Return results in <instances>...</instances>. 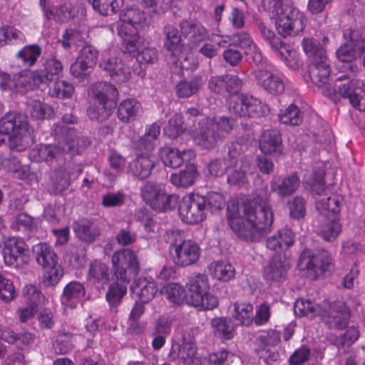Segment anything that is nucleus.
Wrapping results in <instances>:
<instances>
[{
  "label": "nucleus",
  "instance_id": "f8f14e48",
  "mask_svg": "<svg viewBox=\"0 0 365 365\" xmlns=\"http://www.w3.org/2000/svg\"><path fill=\"white\" fill-rule=\"evenodd\" d=\"M205 197L194 193L185 195L178 200V214L180 220L187 225H197L207 217Z\"/></svg>",
  "mask_w": 365,
  "mask_h": 365
},
{
  "label": "nucleus",
  "instance_id": "39448f33",
  "mask_svg": "<svg viewBox=\"0 0 365 365\" xmlns=\"http://www.w3.org/2000/svg\"><path fill=\"white\" fill-rule=\"evenodd\" d=\"M233 119L222 115L202 118L197 126L189 130V134L195 145L202 149L210 150L215 148L225 135L234 128Z\"/></svg>",
  "mask_w": 365,
  "mask_h": 365
},
{
  "label": "nucleus",
  "instance_id": "7c9ffc66",
  "mask_svg": "<svg viewBox=\"0 0 365 365\" xmlns=\"http://www.w3.org/2000/svg\"><path fill=\"white\" fill-rule=\"evenodd\" d=\"M85 294L84 286L81 282L72 281L67 284L61 296V304L64 309L67 311L76 308Z\"/></svg>",
  "mask_w": 365,
  "mask_h": 365
},
{
  "label": "nucleus",
  "instance_id": "de8ad7c7",
  "mask_svg": "<svg viewBox=\"0 0 365 365\" xmlns=\"http://www.w3.org/2000/svg\"><path fill=\"white\" fill-rule=\"evenodd\" d=\"M88 278L93 283H106L109 279L108 267L101 260L93 261L89 266Z\"/></svg>",
  "mask_w": 365,
  "mask_h": 365
},
{
  "label": "nucleus",
  "instance_id": "a878e982",
  "mask_svg": "<svg viewBox=\"0 0 365 365\" xmlns=\"http://www.w3.org/2000/svg\"><path fill=\"white\" fill-rule=\"evenodd\" d=\"M159 155L163 164L170 168H178L184 162L190 161L195 157V152L191 149L180 151L170 147L161 148Z\"/></svg>",
  "mask_w": 365,
  "mask_h": 365
},
{
  "label": "nucleus",
  "instance_id": "c03bdc74",
  "mask_svg": "<svg viewBox=\"0 0 365 365\" xmlns=\"http://www.w3.org/2000/svg\"><path fill=\"white\" fill-rule=\"evenodd\" d=\"M141 111L140 103L132 98L123 101L118 106V117L123 122L134 120Z\"/></svg>",
  "mask_w": 365,
  "mask_h": 365
},
{
  "label": "nucleus",
  "instance_id": "864d4df0",
  "mask_svg": "<svg viewBox=\"0 0 365 365\" xmlns=\"http://www.w3.org/2000/svg\"><path fill=\"white\" fill-rule=\"evenodd\" d=\"M202 84V80L200 76H195L189 81H181L176 85V94L179 98H188L195 94Z\"/></svg>",
  "mask_w": 365,
  "mask_h": 365
},
{
  "label": "nucleus",
  "instance_id": "bb28decb",
  "mask_svg": "<svg viewBox=\"0 0 365 365\" xmlns=\"http://www.w3.org/2000/svg\"><path fill=\"white\" fill-rule=\"evenodd\" d=\"M63 67L61 63L56 59H49L46 61L44 68L41 72L36 71L38 78L33 77V81H31L24 86L27 88L35 87L40 83H47L50 81H56L62 73Z\"/></svg>",
  "mask_w": 365,
  "mask_h": 365
},
{
  "label": "nucleus",
  "instance_id": "6e6d98bb",
  "mask_svg": "<svg viewBox=\"0 0 365 365\" xmlns=\"http://www.w3.org/2000/svg\"><path fill=\"white\" fill-rule=\"evenodd\" d=\"M41 52V48L36 45L26 46L16 53V58L21 61L22 66L29 67L35 63Z\"/></svg>",
  "mask_w": 365,
  "mask_h": 365
},
{
  "label": "nucleus",
  "instance_id": "0e129e2a",
  "mask_svg": "<svg viewBox=\"0 0 365 365\" xmlns=\"http://www.w3.org/2000/svg\"><path fill=\"white\" fill-rule=\"evenodd\" d=\"M164 132L165 135L173 138H176L185 133L182 117L180 114L175 113L170 118L168 124L164 128Z\"/></svg>",
  "mask_w": 365,
  "mask_h": 365
},
{
  "label": "nucleus",
  "instance_id": "1a4fd4ad",
  "mask_svg": "<svg viewBox=\"0 0 365 365\" xmlns=\"http://www.w3.org/2000/svg\"><path fill=\"white\" fill-rule=\"evenodd\" d=\"M325 196L317 200V209L323 215H327L329 219L324 222L320 230V235L326 240L331 242L336 240L341 231V225L336 215L339 214L341 207V199L339 196Z\"/></svg>",
  "mask_w": 365,
  "mask_h": 365
},
{
  "label": "nucleus",
  "instance_id": "20e7f679",
  "mask_svg": "<svg viewBox=\"0 0 365 365\" xmlns=\"http://www.w3.org/2000/svg\"><path fill=\"white\" fill-rule=\"evenodd\" d=\"M113 274L118 281L110 284L106 293V299L111 307L118 306L127 293L128 284L139 271V262L135 253L130 249L115 252L112 257Z\"/></svg>",
  "mask_w": 365,
  "mask_h": 365
},
{
  "label": "nucleus",
  "instance_id": "aec40b11",
  "mask_svg": "<svg viewBox=\"0 0 365 365\" xmlns=\"http://www.w3.org/2000/svg\"><path fill=\"white\" fill-rule=\"evenodd\" d=\"M52 3V0H40V6L47 19L66 22L76 16L85 15V9L81 4L76 3L73 6L71 3H66L61 7L56 8L51 5Z\"/></svg>",
  "mask_w": 365,
  "mask_h": 365
},
{
  "label": "nucleus",
  "instance_id": "9b49d317",
  "mask_svg": "<svg viewBox=\"0 0 365 365\" xmlns=\"http://www.w3.org/2000/svg\"><path fill=\"white\" fill-rule=\"evenodd\" d=\"M141 197L148 205L158 212L173 210L178 202V196L168 193L165 185L151 182L141 188Z\"/></svg>",
  "mask_w": 365,
  "mask_h": 365
},
{
  "label": "nucleus",
  "instance_id": "3c124183",
  "mask_svg": "<svg viewBox=\"0 0 365 365\" xmlns=\"http://www.w3.org/2000/svg\"><path fill=\"white\" fill-rule=\"evenodd\" d=\"M161 293L170 303L175 305L182 304L186 296L184 287L180 284L174 282L165 285Z\"/></svg>",
  "mask_w": 365,
  "mask_h": 365
},
{
  "label": "nucleus",
  "instance_id": "680f3d73",
  "mask_svg": "<svg viewBox=\"0 0 365 365\" xmlns=\"http://www.w3.org/2000/svg\"><path fill=\"white\" fill-rule=\"evenodd\" d=\"M302 45L304 52L309 58L310 62L312 60L319 59L321 54L327 56L323 47L319 46V43H317L313 38H304Z\"/></svg>",
  "mask_w": 365,
  "mask_h": 365
},
{
  "label": "nucleus",
  "instance_id": "13d9d810",
  "mask_svg": "<svg viewBox=\"0 0 365 365\" xmlns=\"http://www.w3.org/2000/svg\"><path fill=\"white\" fill-rule=\"evenodd\" d=\"M94 10L102 15L116 13L123 4V0H89Z\"/></svg>",
  "mask_w": 365,
  "mask_h": 365
},
{
  "label": "nucleus",
  "instance_id": "bf43d9fd",
  "mask_svg": "<svg viewBox=\"0 0 365 365\" xmlns=\"http://www.w3.org/2000/svg\"><path fill=\"white\" fill-rule=\"evenodd\" d=\"M42 269V282L47 286H56L64 274L63 268L60 263Z\"/></svg>",
  "mask_w": 365,
  "mask_h": 365
},
{
  "label": "nucleus",
  "instance_id": "4468645a",
  "mask_svg": "<svg viewBox=\"0 0 365 365\" xmlns=\"http://www.w3.org/2000/svg\"><path fill=\"white\" fill-rule=\"evenodd\" d=\"M227 103L229 110L240 116L259 117L269 113L267 106L252 96L234 94Z\"/></svg>",
  "mask_w": 365,
  "mask_h": 365
},
{
  "label": "nucleus",
  "instance_id": "338daca9",
  "mask_svg": "<svg viewBox=\"0 0 365 365\" xmlns=\"http://www.w3.org/2000/svg\"><path fill=\"white\" fill-rule=\"evenodd\" d=\"M51 94L60 98H71L74 92L72 84L63 80H58L53 87L50 89Z\"/></svg>",
  "mask_w": 365,
  "mask_h": 365
},
{
  "label": "nucleus",
  "instance_id": "f257e3e1",
  "mask_svg": "<svg viewBox=\"0 0 365 365\" xmlns=\"http://www.w3.org/2000/svg\"><path fill=\"white\" fill-rule=\"evenodd\" d=\"M228 224L236 237L244 242H259L270 230L274 213L265 192L248 202L227 207Z\"/></svg>",
  "mask_w": 365,
  "mask_h": 365
},
{
  "label": "nucleus",
  "instance_id": "7ed1b4c3",
  "mask_svg": "<svg viewBox=\"0 0 365 365\" xmlns=\"http://www.w3.org/2000/svg\"><path fill=\"white\" fill-rule=\"evenodd\" d=\"M294 312L298 317L319 316L330 328L337 329H344L350 317L349 305L341 300L332 304L324 301L319 304L309 299H299L294 303Z\"/></svg>",
  "mask_w": 365,
  "mask_h": 365
},
{
  "label": "nucleus",
  "instance_id": "e2e57ef3",
  "mask_svg": "<svg viewBox=\"0 0 365 365\" xmlns=\"http://www.w3.org/2000/svg\"><path fill=\"white\" fill-rule=\"evenodd\" d=\"M279 118L282 123L290 125H299L302 121L300 111L299 108L293 104L282 110L279 115Z\"/></svg>",
  "mask_w": 365,
  "mask_h": 365
},
{
  "label": "nucleus",
  "instance_id": "a211bd4d",
  "mask_svg": "<svg viewBox=\"0 0 365 365\" xmlns=\"http://www.w3.org/2000/svg\"><path fill=\"white\" fill-rule=\"evenodd\" d=\"M344 37L346 41L336 51V58L341 62L348 63V68L354 73L357 66L352 62L361 56L365 46L364 41L358 38L356 31L346 29Z\"/></svg>",
  "mask_w": 365,
  "mask_h": 365
},
{
  "label": "nucleus",
  "instance_id": "ddd939ff",
  "mask_svg": "<svg viewBox=\"0 0 365 365\" xmlns=\"http://www.w3.org/2000/svg\"><path fill=\"white\" fill-rule=\"evenodd\" d=\"M331 261V255L324 250L313 252L306 250L301 254L297 266L307 277L314 279L327 270Z\"/></svg>",
  "mask_w": 365,
  "mask_h": 365
},
{
  "label": "nucleus",
  "instance_id": "e433bc0d",
  "mask_svg": "<svg viewBox=\"0 0 365 365\" xmlns=\"http://www.w3.org/2000/svg\"><path fill=\"white\" fill-rule=\"evenodd\" d=\"M250 169V163L247 160H236L233 166L227 168V182L239 187L245 186L247 183L246 173Z\"/></svg>",
  "mask_w": 365,
  "mask_h": 365
},
{
  "label": "nucleus",
  "instance_id": "6e6552de",
  "mask_svg": "<svg viewBox=\"0 0 365 365\" xmlns=\"http://www.w3.org/2000/svg\"><path fill=\"white\" fill-rule=\"evenodd\" d=\"M170 242V251L174 264L185 267L195 264L201 256V248L197 242L192 240H181L179 230L168 232Z\"/></svg>",
  "mask_w": 365,
  "mask_h": 365
},
{
  "label": "nucleus",
  "instance_id": "4c0bfd02",
  "mask_svg": "<svg viewBox=\"0 0 365 365\" xmlns=\"http://www.w3.org/2000/svg\"><path fill=\"white\" fill-rule=\"evenodd\" d=\"M32 250L37 263L42 268L59 263L56 253L48 244L38 243L33 247Z\"/></svg>",
  "mask_w": 365,
  "mask_h": 365
},
{
  "label": "nucleus",
  "instance_id": "8fccbe9b",
  "mask_svg": "<svg viewBox=\"0 0 365 365\" xmlns=\"http://www.w3.org/2000/svg\"><path fill=\"white\" fill-rule=\"evenodd\" d=\"M324 170H314L313 173H307L304 176L305 187L313 193L322 195L325 192Z\"/></svg>",
  "mask_w": 365,
  "mask_h": 365
},
{
  "label": "nucleus",
  "instance_id": "9d476101",
  "mask_svg": "<svg viewBox=\"0 0 365 365\" xmlns=\"http://www.w3.org/2000/svg\"><path fill=\"white\" fill-rule=\"evenodd\" d=\"M186 285L189 292L187 301L190 305L202 309H212L218 305L217 297L209 292L210 284L206 275L192 276Z\"/></svg>",
  "mask_w": 365,
  "mask_h": 365
},
{
  "label": "nucleus",
  "instance_id": "09e8293b",
  "mask_svg": "<svg viewBox=\"0 0 365 365\" xmlns=\"http://www.w3.org/2000/svg\"><path fill=\"white\" fill-rule=\"evenodd\" d=\"M160 133V126L157 123H153L147 128L145 135L138 140L137 150H145L153 151L155 141Z\"/></svg>",
  "mask_w": 365,
  "mask_h": 365
},
{
  "label": "nucleus",
  "instance_id": "b1692460",
  "mask_svg": "<svg viewBox=\"0 0 365 365\" xmlns=\"http://www.w3.org/2000/svg\"><path fill=\"white\" fill-rule=\"evenodd\" d=\"M363 82L354 79L337 85L338 93L349 98L352 106L360 111H365V89H363Z\"/></svg>",
  "mask_w": 365,
  "mask_h": 365
},
{
  "label": "nucleus",
  "instance_id": "49530a36",
  "mask_svg": "<svg viewBox=\"0 0 365 365\" xmlns=\"http://www.w3.org/2000/svg\"><path fill=\"white\" fill-rule=\"evenodd\" d=\"M211 326L215 336L230 339L235 335V327L231 319L225 317H216L211 321Z\"/></svg>",
  "mask_w": 365,
  "mask_h": 365
},
{
  "label": "nucleus",
  "instance_id": "ea45409f",
  "mask_svg": "<svg viewBox=\"0 0 365 365\" xmlns=\"http://www.w3.org/2000/svg\"><path fill=\"white\" fill-rule=\"evenodd\" d=\"M229 314L240 324L250 325L253 322V307L248 302H235L229 307Z\"/></svg>",
  "mask_w": 365,
  "mask_h": 365
},
{
  "label": "nucleus",
  "instance_id": "c9c22d12",
  "mask_svg": "<svg viewBox=\"0 0 365 365\" xmlns=\"http://www.w3.org/2000/svg\"><path fill=\"white\" fill-rule=\"evenodd\" d=\"M210 275L220 282H227L235 277V269L229 262L225 261H214L207 267Z\"/></svg>",
  "mask_w": 365,
  "mask_h": 365
},
{
  "label": "nucleus",
  "instance_id": "5701e85b",
  "mask_svg": "<svg viewBox=\"0 0 365 365\" xmlns=\"http://www.w3.org/2000/svg\"><path fill=\"white\" fill-rule=\"evenodd\" d=\"M98 51L92 46H83L79 51L76 61L71 66V74L78 78H83L96 65Z\"/></svg>",
  "mask_w": 365,
  "mask_h": 365
},
{
  "label": "nucleus",
  "instance_id": "c756f323",
  "mask_svg": "<svg viewBox=\"0 0 365 365\" xmlns=\"http://www.w3.org/2000/svg\"><path fill=\"white\" fill-rule=\"evenodd\" d=\"M234 46L244 50L245 55L249 62L259 63L262 61V53L251 38L246 32H240L234 35Z\"/></svg>",
  "mask_w": 365,
  "mask_h": 365
},
{
  "label": "nucleus",
  "instance_id": "6ab92c4d",
  "mask_svg": "<svg viewBox=\"0 0 365 365\" xmlns=\"http://www.w3.org/2000/svg\"><path fill=\"white\" fill-rule=\"evenodd\" d=\"M100 67L117 83L127 82L131 78L130 69L119 52L112 50L103 52Z\"/></svg>",
  "mask_w": 365,
  "mask_h": 365
},
{
  "label": "nucleus",
  "instance_id": "423d86ee",
  "mask_svg": "<svg viewBox=\"0 0 365 365\" xmlns=\"http://www.w3.org/2000/svg\"><path fill=\"white\" fill-rule=\"evenodd\" d=\"M0 134L9 135L11 149L21 151L32 142L30 128L25 116L9 113L0 120Z\"/></svg>",
  "mask_w": 365,
  "mask_h": 365
},
{
  "label": "nucleus",
  "instance_id": "473e14b6",
  "mask_svg": "<svg viewBox=\"0 0 365 365\" xmlns=\"http://www.w3.org/2000/svg\"><path fill=\"white\" fill-rule=\"evenodd\" d=\"M299 185L300 180L298 175L294 173L273 178L271 182V189L278 195L285 197L296 192Z\"/></svg>",
  "mask_w": 365,
  "mask_h": 365
},
{
  "label": "nucleus",
  "instance_id": "dca6fc26",
  "mask_svg": "<svg viewBox=\"0 0 365 365\" xmlns=\"http://www.w3.org/2000/svg\"><path fill=\"white\" fill-rule=\"evenodd\" d=\"M305 17L298 9L287 6L277 14L275 25L278 33L287 36L302 31L305 26Z\"/></svg>",
  "mask_w": 365,
  "mask_h": 365
},
{
  "label": "nucleus",
  "instance_id": "f03ea898",
  "mask_svg": "<svg viewBox=\"0 0 365 365\" xmlns=\"http://www.w3.org/2000/svg\"><path fill=\"white\" fill-rule=\"evenodd\" d=\"M145 19L143 11L131 7L123 10L120 14L119 21L110 26L112 32H116L122 39L126 52L134 53L137 51L136 61L140 65L134 68L133 71L140 77L145 75L143 66L153 63L158 58L156 49L145 46L143 39L138 36L139 29Z\"/></svg>",
  "mask_w": 365,
  "mask_h": 365
},
{
  "label": "nucleus",
  "instance_id": "412c9836",
  "mask_svg": "<svg viewBox=\"0 0 365 365\" xmlns=\"http://www.w3.org/2000/svg\"><path fill=\"white\" fill-rule=\"evenodd\" d=\"M29 247L19 237L9 238L3 250L4 263L9 267H19L28 259Z\"/></svg>",
  "mask_w": 365,
  "mask_h": 365
},
{
  "label": "nucleus",
  "instance_id": "69168bd1",
  "mask_svg": "<svg viewBox=\"0 0 365 365\" xmlns=\"http://www.w3.org/2000/svg\"><path fill=\"white\" fill-rule=\"evenodd\" d=\"M53 348L56 353H68L73 348V336L70 334H58L53 344Z\"/></svg>",
  "mask_w": 365,
  "mask_h": 365
},
{
  "label": "nucleus",
  "instance_id": "774afa93",
  "mask_svg": "<svg viewBox=\"0 0 365 365\" xmlns=\"http://www.w3.org/2000/svg\"><path fill=\"white\" fill-rule=\"evenodd\" d=\"M16 297V290L12 282L0 274V299L9 302Z\"/></svg>",
  "mask_w": 365,
  "mask_h": 365
},
{
  "label": "nucleus",
  "instance_id": "2eb2a0df",
  "mask_svg": "<svg viewBox=\"0 0 365 365\" xmlns=\"http://www.w3.org/2000/svg\"><path fill=\"white\" fill-rule=\"evenodd\" d=\"M168 357L172 361H180L183 365H202V359L197 354V349L192 341H186L180 333H175Z\"/></svg>",
  "mask_w": 365,
  "mask_h": 365
},
{
  "label": "nucleus",
  "instance_id": "37998d69",
  "mask_svg": "<svg viewBox=\"0 0 365 365\" xmlns=\"http://www.w3.org/2000/svg\"><path fill=\"white\" fill-rule=\"evenodd\" d=\"M181 30L188 37L190 43L195 46L208 36L206 29L200 23L183 21L181 24Z\"/></svg>",
  "mask_w": 365,
  "mask_h": 365
},
{
  "label": "nucleus",
  "instance_id": "393cba45",
  "mask_svg": "<svg viewBox=\"0 0 365 365\" xmlns=\"http://www.w3.org/2000/svg\"><path fill=\"white\" fill-rule=\"evenodd\" d=\"M130 290L133 297L142 303L152 301L158 292L157 284L151 277H138L132 283Z\"/></svg>",
  "mask_w": 365,
  "mask_h": 365
},
{
  "label": "nucleus",
  "instance_id": "f3484780",
  "mask_svg": "<svg viewBox=\"0 0 365 365\" xmlns=\"http://www.w3.org/2000/svg\"><path fill=\"white\" fill-rule=\"evenodd\" d=\"M76 136V132L71 128L67 129L66 148L61 149L56 146L51 145H38L32 149L29 153V158L33 161H48L61 155L63 152L78 153L81 149L76 148V145H78L79 139H73Z\"/></svg>",
  "mask_w": 365,
  "mask_h": 365
},
{
  "label": "nucleus",
  "instance_id": "4be33fe9",
  "mask_svg": "<svg viewBox=\"0 0 365 365\" xmlns=\"http://www.w3.org/2000/svg\"><path fill=\"white\" fill-rule=\"evenodd\" d=\"M308 72L312 82L319 88H322L324 96H331L332 91L327 86L330 76V67L327 56H319V59L312 60Z\"/></svg>",
  "mask_w": 365,
  "mask_h": 365
},
{
  "label": "nucleus",
  "instance_id": "a19ab883",
  "mask_svg": "<svg viewBox=\"0 0 365 365\" xmlns=\"http://www.w3.org/2000/svg\"><path fill=\"white\" fill-rule=\"evenodd\" d=\"M198 173L194 165H189L178 173L170 175L171 183L177 187L187 188L194 184Z\"/></svg>",
  "mask_w": 365,
  "mask_h": 365
},
{
  "label": "nucleus",
  "instance_id": "cd10ccee",
  "mask_svg": "<svg viewBox=\"0 0 365 365\" xmlns=\"http://www.w3.org/2000/svg\"><path fill=\"white\" fill-rule=\"evenodd\" d=\"M254 76L258 84L268 93L277 95L283 92L284 83L279 76L262 69L256 70Z\"/></svg>",
  "mask_w": 365,
  "mask_h": 365
},
{
  "label": "nucleus",
  "instance_id": "f704fd0d",
  "mask_svg": "<svg viewBox=\"0 0 365 365\" xmlns=\"http://www.w3.org/2000/svg\"><path fill=\"white\" fill-rule=\"evenodd\" d=\"M289 267V264L286 260L274 257L264 268V278L267 281L281 282L285 279Z\"/></svg>",
  "mask_w": 365,
  "mask_h": 365
},
{
  "label": "nucleus",
  "instance_id": "052dcab7",
  "mask_svg": "<svg viewBox=\"0 0 365 365\" xmlns=\"http://www.w3.org/2000/svg\"><path fill=\"white\" fill-rule=\"evenodd\" d=\"M23 294L28 304L38 307L45 304L46 298L41 293L40 289L34 284H27L23 289Z\"/></svg>",
  "mask_w": 365,
  "mask_h": 365
},
{
  "label": "nucleus",
  "instance_id": "c85d7f7f",
  "mask_svg": "<svg viewBox=\"0 0 365 365\" xmlns=\"http://www.w3.org/2000/svg\"><path fill=\"white\" fill-rule=\"evenodd\" d=\"M139 153L136 158L130 164V172L140 178H148L155 165V157L151 155L152 151L138 150Z\"/></svg>",
  "mask_w": 365,
  "mask_h": 365
},
{
  "label": "nucleus",
  "instance_id": "603ef678",
  "mask_svg": "<svg viewBox=\"0 0 365 365\" xmlns=\"http://www.w3.org/2000/svg\"><path fill=\"white\" fill-rule=\"evenodd\" d=\"M74 232L83 241L91 242L99 235L97 227L86 220H80L74 224Z\"/></svg>",
  "mask_w": 365,
  "mask_h": 365
},
{
  "label": "nucleus",
  "instance_id": "2f4dec72",
  "mask_svg": "<svg viewBox=\"0 0 365 365\" xmlns=\"http://www.w3.org/2000/svg\"><path fill=\"white\" fill-rule=\"evenodd\" d=\"M272 48L290 69L298 70L302 66L303 62L299 54L292 46L283 43L279 39H275L272 43Z\"/></svg>",
  "mask_w": 365,
  "mask_h": 365
},
{
  "label": "nucleus",
  "instance_id": "4d7b16f0",
  "mask_svg": "<svg viewBox=\"0 0 365 365\" xmlns=\"http://www.w3.org/2000/svg\"><path fill=\"white\" fill-rule=\"evenodd\" d=\"M70 181V172L61 168L52 176L51 189L55 193H60L68 187Z\"/></svg>",
  "mask_w": 365,
  "mask_h": 365
},
{
  "label": "nucleus",
  "instance_id": "79ce46f5",
  "mask_svg": "<svg viewBox=\"0 0 365 365\" xmlns=\"http://www.w3.org/2000/svg\"><path fill=\"white\" fill-rule=\"evenodd\" d=\"M164 33L165 39L164 41V47L170 52L171 56L180 55L183 48L187 46L181 44V36L178 30L172 25H168L165 27Z\"/></svg>",
  "mask_w": 365,
  "mask_h": 365
},
{
  "label": "nucleus",
  "instance_id": "0eeeda50",
  "mask_svg": "<svg viewBox=\"0 0 365 365\" xmlns=\"http://www.w3.org/2000/svg\"><path fill=\"white\" fill-rule=\"evenodd\" d=\"M91 106L88 115L91 119L103 120L110 115L114 108L115 99L118 91L115 86L109 83L98 82L93 85L89 93Z\"/></svg>",
  "mask_w": 365,
  "mask_h": 365
},
{
  "label": "nucleus",
  "instance_id": "a18cd8bd",
  "mask_svg": "<svg viewBox=\"0 0 365 365\" xmlns=\"http://www.w3.org/2000/svg\"><path fill=\"white\" fill-rule=\"evenodd\" d=\"M26 112L34 120L49 118L53 114V110L51 106L35 99L28 101Z\"/></svg>",
  "mask_w": 365,
  "mask_h": 365
},
{
  "label": "nucleus",
  "instance_id": "72a5a7b5",
  "mask_svg": "<svg viewBox=\"0 0 365 365\" xmlns=\"http://www.w3.org/2000/svg\"><path fill=\"white\" fill-rule=\"evenodd\" d=\"M294 243V234L288 228H283L268 237L267 247L273 251H286Z\"/></svg>",
  "mask_w": 365,
  "mask_h": 365
},
{
  "label": "nucleus",
  "instance_id": "58836bf2",
  "mask_svg": "<svg viewBox=\"0 0 365 365\" xmlns=\"http://www.w3.org/2000/svg\"><path fill=\"white\" fill-rule=\"evenodd\" d=\"M259 148L265 154L280 153L282 148L279 132L275 130L264 131L259 140Z\"/></svg>",
  "mask_w": 365,
  "mask_h": 365
},
{
  "label": "nucleus",
  "instance_id": "5fc2aeb1",
  "mask_svg": "<svg viewBox=\"0 0 365 365\" xmlns=\"http://www.w3.org/2000/svg\"><path fill=\"white\" fill-rule=\"evenodd\" d=\"M173 63L182 70H194L197 66V61L194 57L191 48H183L180 55L173 56Z\"/></svg>",
  "mask_w": 365,
  "mask_h": 365
}]
</instances>
